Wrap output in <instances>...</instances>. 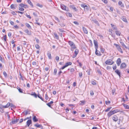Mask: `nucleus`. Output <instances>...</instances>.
I'll return each instance as SVG.
<instances>
[{
  "instance_id": "680f3d73",
  "label": "nucleus",
  "mask_w": 129,
  "mask_h": 129,
  "mask_svg": "<svg viewBox=\"0 0 129 129\" xmlns=\"http://www.w3.org/2000/svg\"><path fill=\"white\" fill-rule=\"evenodd\" d=\"M26 16L28 18H29V19H31V16H30V15H27V14H26Z\"/></svg>"
},
{
  "instance_id": "0e129e2a",
  "label": "nucleus",
  "mask_w": 129,
  "mask_h": 129,
  "mask_svg": "<svg viewBox=\"0 0 129 129\" xmlns=\"http://www.w3.org/2000/svg\"><path fill=\"white\" fill-rule=\"evenodd\" d=\"M113 68L114 70H115L116 69V64L115 66H113Z\"/></svg>"
},
{
  "instance_id": "b1692460",
  "label": "nucleus",
  "mask_w": 129,
  "mask_h": 129,
  "mask_svg": "<svg viewBox=\"0 0 129 129\" xmlns=\"http://www.w3.org/2000/svg\"><path fill=\"white\" fill-rule=\"evenodd\" d=\"M82 28L83 29V30L84 32V33L86 34H87L88 33V31L87 30L86 28L84 27H83Z\"/></svg>"
},
{
  "instance_id": "393cba45",
  "label": "nucleus",
  "mask_w": 129,
  "mask_h": 129,
  "mask_svg": "<svg viewBox=\"0 0 129 129\" xmlns=\"http://www.w3.org/2000/svg\"><path fill=\"white\" fill-rule=\"evenodd\" d=\"M17 89H18L20 92L21 93H23V91L22 89L20 88L19 87L17 86Z\"/></svg>"
},
{
  "instance_id": "a211bd4d",
  "label": "nucleus",
  "mask_w": 129,
  "mask_h": 129,
  "mask_svg": "<svg viewBox=\"0 0 129 129\" xmlns=\"http://www.w3.org/2000/svg\"><path fill=\"white\" fill-rule=\"evenodd\" d=\"M19 120V119H16V120H12V123L13 124H15L17 123Z\"/></svg>"
},
{
  "instance_id": "774afa93",
  "label": "nucleus",
  "mask_w": 129,
  "mask_h": 129,
  "mask_svg": "<svg viewBox=\"0 0 129 129\" xmlns=\"http://www.w3.org/2000/svg\"><path fill=\"white\" fill-rule=\"evenodd\" d=\"M74 71V69L73 68H72L70 70V72L73 73Z\"/></svg>"
},
{
  "instance_id": "7c9ffc66",
  "label": "nucleus",
  "mask_w": 129,
  "mask_h": 129,
  "mask_svg": "<svg viewBox=\"0 0 129 129\" xmlns=\"http://www.w3.org/2000/svg\"><path fill=\"white\" fill-rule=\"evenodd\" d=\"M68 43L71 46L72 45H73L74 44L73 42L71 41H69L68 42Z\"/></svg>"
},
{
  "instance_id": "8fccbe9b",
  "label": "nucleus",
  "mask_w": 129,
  "mask_h": 129,
  "mask_svg": "<svg viewBox=\"0 0 129 129\" xmlns=\"http://www.w3.org/2000/svg\"><path fill=\"white\" fill-rule=\"evenodd\" d=\"M105 103L106 105H108L109 104H110V103L111 102L110 101H106L105 102Z\"/></svg>"
},
{
  "instance_id": "4be33fe9",
  "label": "nucleus",
  "mask_w": 129,
  "mask_h": 129,
  "mask_svg": "<svg viewBox=\"0 0 129 129\" xmlns=\"http://www.w3.org/2000/svg\"><path fill=\"white\" fill-rule=\"evenodd\" d=\"M27 2L29 4L30 6L33 7V5L30 0H27Z\"/></svg>"
},
{
  "instance_id": "473e14b6",
  "label": "nucleus",
  "mask_w": 129,
  "mask_h": 129,
  "mask_svg": "<svg viewBox=\"0 0 129 129\" xmlns=\"http://www.w3.org/2000/svg\"><path fill=\"white\" fill-rule=\"evenodd\" d=\"M25 32L26 33H27V34L28 35H30L31 34V33L29 32V30L28 29H26L25 30Z\"/></svg>"
},
{
  "instance_id": "c756f323",
  "label": "nucleus",
  "mask_w": 129,
  "mask_h": 129,
  "mask_svg": "<svg viewBox=\"0 0 129 129\" xmlns=\"http://www.w3.org/2000/svg\"><path fill=\"white\" fill-rule=\"evenodd\" d=\"M54 36L56 38V39H58V36L57 34L56 33H54Z\"/></svg>"
},
{
  "instance_id": "a19ab883",
  "label": "nucleus",
  "mask_w": 129,
  "mask_h": 129,
  "mask_svg": "<svg viewBox=\"0 0 129 129\" xmlns=\"http://www.w3.org/2000/svg\"><path fill=\"white\" fill-rule=\"evenodd\" d=\"M71 47L72 48H73V49H75L76 48V47L74 44L73 45H72L71 46Z\"/></svg>"
},
{
  "instance_id": "20e7f679",
  "label": "nucleus",
  "mask_w": 129,
  "mask_h": 129,
  "mask_svg": "<svg viewBox=\"0 0 129 129\" xmlns=\"http://www.w3.org/2000/svg\"><path fill=\"white\" fill-rule=\"evenodd\" d=\"M93 42L95 49H98V45L97 41H96L94 40Z\"/></svg>"
},
{
  "instance_id": "2eb2a0df",
  "label": "nucleus",
  "mask_w": 129,
  "mask_h": 129,
  "mask_svg": "<svg viewBox=\"0 0 129 129\" xmlns=\"http://www.w3.org/2000/svg\"><path fill=\"white\" fill-rule=\"evenodd\" d=\"M34 126L38 128L42 127L41 124H39L38 123L35 124Z\"/></svg>"
},
{
  "instance_id": "3c124183",
  "label": "nucleus",
  "mask_w": 129,
  "mask_h": 129,
  "mask_svg": "<svg viewBox=\"0 0 129 129\" xmlns=\"http://www.w3.org/2000/svg\"><path fill=\"white\" fill-rule=\"evenodd\" d=\"M55 59L57 61H59V57L58 56H56L55 57Z\"/></svg>"
},
{
  "instance_id": "ddd939ff",
  "label": "nucleus",
  "mask_w": 129,
  "mask_h": 129,
  "mask_svg": "<svg viewBox=\"0 0 129 129\" xmlns=\"http://www.w3.org/2000/svg\"><path fill=\"white\" fill-rule=\"evenodd\" d=\"M16 5L14 4H12L10 6L11 8L12 9H16Z\"/></svg>"
},
{
  "instance_id": "dca6fc26",
  "label": "nucleus",
  "mask_w": 129,
  "mask_h": 129,
  "mask_svg": "<svg viewBox=\"0 0 129 129\" xmlns=\"http://www.w3.org/2000/svg\"><path fill=\"white\" fill-rule=\"evenodd\" d=\"M115 72L118 75H119V77H120V73L119 70L118 69L116 70L115 71Z\"/></svg>"
},
{
  "instance_id": "f3484780",
  "label": "nucleus",
  "mask_w": 129,
  "mask_h": 129,
  "mask_svg": "<svg viewBox=\"0 0 129 129\" xmlns=\"http://www.w3.org/2000/svg\"><path fill=\"white\" fill-rule=\"evenodd\" d=\"M70 7L71 8H72V9H74L75 11H77V10L76 8L73 5H70Z\"/></svg>"
},
{
  "instance_id": "e433bc0d",
  "label": "nucleus",
  "mask_w": 129,
  "mask_h": 129,
  "mask_svg": "<svg viewBox=\"0 0 129 129\" xmlns=\"http://www.w3.org/2000/svg\"><path fill=\"white\" fill-rule=\"evenodd\" d=\"M30 111L29 110H27L26 111V112L25 114V115H26L28 114H30Z\"/></svg>"
},
{
  "instance_id": "9d476101",
  "label": "nucleus",
  "mask_w": 129,
  "mask_h": 129,
  "mask_svg": "<svg viewBox=\"0 0 129 129\" xmlns=\"http://www.w3.org/2000/svg\"><path fill=\"white\" fill-rule=\"evenodd\" d=\"M121 63V59L120 58H118L116 61V63L118 66H119Z\"/></svg>"
},
{
  "instance_id": "603ef678",
  "label": "nucleus",
  "mask_w": 129,
  "mask_h": 129,
  "mask_svg": "<svg viewBox=\"0 0 129 129\" xmlns=\"http://www.w3.org/2000/svg\"><path fill=\"white\" fill-rule=\"evenodd\" d=\"M19 75L20 76V79H21L22 80H24L23 79V78L20 73L19 74Z\"/></svg>"
},
{
  "instance_id": "f257e3e1",
  "label": "nucleus",
  "mask_w": 129,
  "mask_h": 129,
  "mask_svg": "<svg viewBox=\"0 0 129 129\" xmlns=\"http://www.w3.org/2000/svg\"><path fill=\"white\" fill-rule=\"evenodd\" d=\"M105 63L107 65H111L113 64L114 62L112 60L108 59L106 61Z\"/></svg>"
},
{
  "instance_id": "6e6552de",
  "label": "nucleus",
  "mask_w": 129,
  "mask_h": 129,
  "mask_svg": "<svg viewBox=\"0 0 129 129\" xmlns=\"http://www.w3.org/2000/svg\"><path fill=\"white\" fill-rule=\"evenodd\" d=\"M80 103L79 104L80 106H82L85 104L86 102V101L84 100L80 101Z\"/></svg>"
},
{
  "instance_id": "9b49d317",
  "label": "nucleus",
  "mask_w": 129,
  "mask_h": 129,
  "mask_svg": "<svg viewBox=\"0 0 129 129\" xmlns=\"http://www.w3.org/2000/svg\"><path fill=\"white\" fill-rule=\"evenodd\" d=\"M97 49H95V53L98 56H100L101 55L100 52Z\"/></svg>"
},
{
  "instance_id": "4c0bfd02",
  "label": "nucleus",
  "mask_w": 129,
  "mask_h": 129,
  "mask_svg": "<svg viewBox=\"0 0 129 129\" xmlns=\"http://www.w3.org/2000/svg\"><path fill=\"white\" fill-rule=\"evenodd\" d=\"M96 81L95 80L91 82V83L93 85H96V83L95 82Z\"/></svg>"
},
{
  "instance_id": "412c9836",
  "label": "nucleus",
  "mask_w": 129,
  "mask_h": 129,
  "mask_svg": "<svg viewBox=\"0 0 129 129\" xmlns=\"http://www.w3.org/2000/svg\"><path fill=\"white\" fill-rule=\"evenodd\" d=\"M115 32L116 35L118 36H120V34L121 33L119 31H117V30H116L115 31Z\"/></svg>"
},
{
  "instance_id": "79ce46f5",
  "label": "nucleus",
  "mask_w": 129,
  "mask_h": 129,
  "mask_svg": "<svg viewBox=\"0 0 129 129\" xmlns=\"http://www.w3.org/2000/svg\"><path fill=\"white\" fill-rule=\"evenodd\" d=\"M36 6H37L39 7L40 8H42L43 7V5H40L39 3H38L37 4Z\"/></svg>"
},
{
  "instance_id": "052dcab7",
  "label": "nucleus",
  "mask_w": 129,
  "mask_h": 129,
  "mask_svg": "<svg viewBox=\"0 0 129 129\" xmlns=\"http://www.w3.org/2000/svg\"><path fill=\"white\" fill-rule=\"evenodd\" d=\"M102 1L103 2L107 4L108 3V2L107 0H102Z\"/></svg>"
},
{
  "instance_id": "338daca9",
  "label": "nucleus",
  "mask_w": 129,
  "mask_h": 129,
  "mask_svg": "<svg viewBox=\"0 0 129 129\" xmlns=\"http://www.w3.org/2000/svg\"><path fill=\"white\" fill-rule=\"evenodd\" d=\"M35 39L36 41V42H37V43H39V40L37 38H35Z\"/></svg>"
},
{
  "instance_id": "f8f14e48",
  "label": "nucleus",
  "mask_w": 129,
  "mask_h": 129,
  "mask_svg": "<svg viewBox=\"0 0 129 129\" xmlns=\"http://www.w3.org/2000/svg\"><path fill=\"white\" fill-rule=\"evenodd\" d=\"M19 6L21 7H22L25 8H26L28 7V6L27 5H24L22 3L20 4Z\"/></svg>"
},
{
  "instance_id": "2f4dec72",
  "label": "nucleus",
  "mask_w": 129,
  "mask_h": 129,
  "mask_svg": "<svg viewBox=\"0 0 129 129\" xmlns=\"http://www.w3.org/2000/svg\"><path fill=\"white\" fill-rule=\"evenodd\" d=\"M120 43L121 44V45L122 46H123L125 48H127V47L125 45L124 43L123 42H120Z\"/></svg>"
},
{
  "instance_id": "423d86ee",
  "label": "nucleus",
  "mask_w": 129,
  "mask_h": 129,
  "mask_svg": "<svg viewBox=\"0 0 129 129\" xmlns=\"http://www.w3.org/2000/svg\"><path fill=\"white\" fill-rule=\"evenodd\" d=\"M112 119L114 121L116 122L118 120V118L116 115H114L112 117Z\"/></svg>"
},
{
  "instance_id": "58836bf2",
  "label": "nucleus",
  "mask_w": 129,
  "mask_h": 129,
  "mask_svg": "<svg viewBox=\"0 0 129 129\" xmlns=\"http://www.w3.org/2000/svg\"><path fill=\"white\" fill-rule=\"evenodd\" d=\"M57 70L56 69H55L54 70V75H55L57 73Z\"/></svg>"
},
{
  "instance_id": "cd10ccee",
  "label": "nucleus",
  "mask_w": 129,
  "mask_h": 129,
  "mask_svg": "<svg viewBox=\"0 0 129 129\" xmlns=\"http://www.w3.org/2000/svg\"><path fill=\"white\" fill-rule=\"evenodd\" d=\"M31 95L34 96L35 98H37V95L35 92H34L33 94H31Z\"/></svg>"
},
{
  "instance_id": "c03bdc74",
  "label": "nucleus",
  "mask_w": 129,
  "mask_h": 129,
  "mask_svg": "<svg viewBox=\"0 0 129 129\" xmlns=\"http://www.w3.org/2000/svg\"><path fill=\"white\" fill-rule=\"evenodd\" d=\"M79 76L80 78H82V72H80L79 73Z\"/></svg>"
},
{
  "instance_id": "1a4fd4ad",
  "label": "nucleus",
  "mask_w": 129,
  "mask_h": 129,
  "mask_svg": "<svg viewBox=\"0 0 129 129\" xmlns=\"http://www.w3.org/2000/svg\"><path fill=\"white\" fill-rule=\"evenodd\" d=\"M114 114L113 112L112 111H111L110 112H109L108 114L107 115L109 117H110L112 115Z\"/></svg>"
},
{
  "instance_id": "39448f33",
  "label": "nucleus",
  "mask_w": 129,
  "mask_h": 129,
  "mask_svg": "<svg viewBox=\"0 0 129 129\" xmlns=\"http://www.w3.org/2000/svg\"><path fill=\"white\" fill-rule=\"evenodd\" d=\"M126 67V65L125 63H122L120 67L121 69L125 68Z\"/></svg>"
},
{
  "instance_id": "7ed1b4c3",
  "label": "nucleus",
  "mask_w": 129,
  "mask_h": 129,
  "mask_svg": "<svg viewBox=\"0 0 129 129\" xmlns=\"http://www.w3.org/2000/svg\"><path fill=\"white\" fill-rule=\"evenodd\" d=\"M60 6L61 7L62 9L66 11H68V8H67L66 6L63 4H61Z\"/></svg>"
},
{
  "instance_id": "72a5a7b5",
  "label": "nucleus",
  "mask_w": 129,
  "mask_h": 129,
  "mask_svg": "<svg viewBox=\"0 0 129 129\" xmlns=\"http://www.w3.org/2000/svg\"><path fill=\"white\" fill-rule=\"evenodd\" d=\"M26 26L29 28H31V26L28 23H26L25 24Z\"/></svg>"
},
{
  "instance_id": "4d7b16f0",
  "label": "nucleus",
  "mask_w": 129,
  "mask_h": 129,
  "mask_svg": "<svg viewBox=\"0 0 129 129\" xmlns=\"http://www.w3.org/2000/svg\"><path fill=\"white\" fill-rule=\"evenodd\" d=\"M100 49L102 53H104V50L102 48H101Z\"/></svg>"
},
{
  "instance_id": "5701e85b",
  "label": "nucleus",
  "mask_w": 129,
  "mask_h": 129,
  "mask_svg": "<svg viewBox=\"0 0 129 129\" xmlns=\"http://www.w3.org/2000/svg\"><path fill=\"white\" fill-rule=\"evenodd\" d=\"M121 19L124 22L127 23V19H126V18L125 17L123 16L122 17Z\"/></svg>"
},
{
  "instance_id": "37998d69",
  "label": "nucleus",
  "mask_w": 129,
  "mask_h": 129,
  "mask_svg": "<svg viewBox=\"0 0 129 129\" xmlns=\"http://www.w3.org/2000/svg\"><path fill=\"white\" fill-rule=\"evenodd\" d=\"M97 72L99 74L101 75H102V73L100 69H98L97 71Z\"/></svg>"
},
{
  "instance_id": "5fc2aeb1",
  "label": "nucleus",
  "mask_w": 129,
  "mask_h": 129,
  "mask_svg": "<svg viewBox=\"0 0 129 129\" xmlns=\"http://www.w3.org/2000/svg\"><path fill=\"white\" fill-rule=\"evenodd\" d=\"M92 21L93 22L96 23H98V21L95 19H93Z\"/></svg>"
},
{
  "instance_id": "69168bd1",
  "label": "nucleus",
  "mask_w": 129,
  "mask_h": 129,
  "mask_svg": "<svg viewBox=\"0 0 129 129\" xmlns=\"http://www.w3.org/2000/svg\"><path fill=\"white\" fill-rule=\"evenodd\" d=\"M45 98L46 100H48V96L47 95V94H45Z\"/></svg>"
},
{
  "instance_id": "e2e57ef3",
  "label": "nucleus",
  "mask_w": 129,
  "mask_h": 129,
  "mask_svg": "<svg viewBox=\"0 0 129 129\" xmlns=\"http://www.w3.org/2000/svg\"><path fill=\"white\" fill-rule=\"evenodd\" d=\"M68 14L67 15L69 17H72V14L70 13H69L68 14Z\"/></svg>"
},
{
  "instance_id": "864d4df0",
  "label": "nucleus",
  "mask_w": 129,
  "mask_h": 129,
  "mask_svg": "<svg viewBox=\"0 0 129 129\" xmlns=\"http://www.w3.org/2000/svg\"><path fill=\"white\" fill-rule=\"evenodd\" d=\"M19 10L21 11H23L24 10V9L23 8L19 7Z\"/></svg>"
},
{
  "instance_id": "6e6d98bb",
  "label": "nucleus",
  "mask_w": 129,
  "mask_h": 129,
  "mask_svg": "<svg viewBox=\"0 0 129 129\" xmlns=\"http://www.w3.org/2000/svg\"><path fill=\"white\" fill-rule=\"evenodd\" d=\"M115 92V90L114 89L112 90V93L113 95L114 94Z\"/></svg>"
},
{
  "instance_id": "0eeeda50",
  "label": "nucleus",
  "mask_w": 129,
  "mask_h": 129,
  "mask_svg": "<svg viewBox=\"0 0 129 129\" xmlns=\"http://www.w3.org/2000/svg\"><path fill=\"white\" fill-rule=\"evenodd\" d=\"M32 123V121L31 119L28 120L26 122V125L28 127L29 126V125Z\"/></svg>"
},
{
  "instance_id": "f03ea898",
  "label": "nucleus",
  "mask_w": 129,
  "mask_h": 129,
  "mask_svg": "<svg viewBox=\"0 0 129 129\" xmlns=\"http://www.w3.org/2000/svg\"><path fill=\"white\" fill-rule=\"evenodd\" d=\"M114 45H115L116 46V48H117L118 51H119L122 53H123L122 50L121 48L119 45L116 44L115 43H114Z\"/></svg>"
},
{
  "instance_id": "13d9d810",
  "label": "nucleus",
  "mask_w": 129,
  "mask_h": 129,
  "mask_svg": "<svg viewBox=\"0 0 129 129\" xmlns=\"http://www.w3.org/2000/svg\"><path fill=\"white\" fill-rule=\"evenodd\" d=\"M46 105L49 107L51 108H52V107H51V104L49 103H47Z\"/></svg>"
},
{
  "instance_id": "bb28decb",
  "label": "nucleus",
  "mask_w": 129,
  "mask_h": 129,
  "mask_svg": "<svg viewBox=\"0 0 129 129\" xmlns=\"http://www.w3.org/2000/svg\"><path fill=\"white\" fill-rule=\"evenodd\" d=\"M47 55L48 57V58L49 59H51V55L50 53L49 52H48L47 53Z\"/></svg>"
},
{
  "instance_id": "c85d7f7f",
  "label": "nucleus",
  "mask_w": 129,
  "mask_h": 129,
  "mask_svg": "<svg viewBox=\"0 0 129 129\" xmlns=\"http://www.w3.org/2000/svg\"><path fill=\"white\" fill-rule=\"evenodd\" d=\"M37 96L39 98H40L42 101H44V99H43L42 97H41V96H40V94L39 93H38V94H37Z\"/></svg>"
},
{
  "instance_id": "49530a36",
  "label": "nucleus",
  "mask_w": 129,
  "mask_h": 129,
  "mask_svg": "<svg viewBox=\"0 0 129 129\" xmlns=\"http://www.w3.org/2000/svg\"><path fill=\"white\" fill-rule=\"evenodd\" d=\"M113 112L114 114L115 113H116L119 111L117 109H116L115 110L113 111H112Z\"/></svg>"
},
{
  "instance_id": "bf43d9fd",
  "label": "nucleus",
  "mask_w": 129,
  "mask_h": 129,
  "mask_svg": "<svg viewBox=\"0 0 129 129\" xmlns=\"http://www.w3.org/2000/svg\"><path fill=\"white\" fill-rule=\"evenodd\" d=\"M0 60L2 62H4V60L3 59L2 57L0 55Z\"/></svg>"
},
{
  "instance_id": "4468645a",
  "label": "nucleus",
  "mask_w": 129,
  "mask_h": 129,
  "mask_svg": "<svg viewBox=\"0 0 129 129\" xmlns=\"http://www.w3.org/2000/svg\"><path fill=\"white\" fill-rule=\"evenodd\" d=\"M111 25L113 30H117V29L115 26L113 25L112 24H111Z\"/></svg>"
},
{
  "instance_id": "f704fd0d",
  "label": "nucleus",
  "mask_w": 129,
  "mask_h": 129,
  "mask_svg": "<svg viewBox=\"0 0 129 129\" xmlns=\"http://www.w3.org/2000/svg\"><path fill=\"white\" fill-rule=\"evenodd\" d=\"M78 52H79V51H78V50L77 49H76L75 50L74 52V53L77 55L78 54Z\"/></svg>"
},
{
  "instance_id": "de8ad7c7",
  "label": "nucleus",
  "mask_w": 129,
  "mask_h": 129,
  "mask_svg": "<svg viewBox=\"0 0 129 129\" xmlns=\"http://www.w3.org/2000/svg\"><path fill=\"white\" fill-rule=\"evenodd\" d=\"M3 39L5 42L7 40V36L6 35L4 36Z\"/></svg>"
},
{
  "instance_id": "09e8293b",
  "label": "nucleus",
  "mask_w": 129,
  "mask_h": 129,
  "mask_svg": "<svg viewBox=\"0 0 129 129\" xmlns=\"http://www.w3.org/2000/svg\"><path fill=\"white\" fill-rule=\"evenodd\" d=\"M3 75L5 77H6L7 76V74L6 72L5 71H4L3 72Z\"/></svg>"
},
{
  "instance_id": "6ab92c4d",
  "label": "nucleus",
  "mask_w": 129,
  "mask_h": 129,
  "mask_svg": "<svg viewBox=\"0 0 129 129\" xmlns=\"http://www.w3.org/2000/svg\"><path fill=\"white\" fill-rule=\"evenodd\" d=\"M123 105L125 109H129V106L128 105L124 104H123Z\"/></svg>"
},
{
  "instance_id": "c9c22d12",
  "label": "nucleus",
  "mask_w": 129,
  "mask_h": 129,
  "mask_svg": "<svg viewBox=\"0 0 129 129\" xmlns=\"http://www.w3.org/2000/svg\"><path fill=\"white\" fill-rule=\"evenodd\" d=\"M112 107H110L108 108H107L105 111V112H107L109 111L111 109Z\"/></svg>"
},
{
  "instance_id": "a878e982",
  "label": "nucleus",
  "mask_w": 129,
  "mask_h": 129,
  "mask_svg": "<svg viewBox=\"0 0 129 129\" xmlns=\"http://www.w3.org/2000/svg\"><path fill=\"white\" fill-rule=\"evenodd\" d=\"M72 63L71 62H67L66 63L65 65L66 67L69 65H71L72 64Z\"/></svg>"
},
{
  "instance_id": "ea45409f",
  "label": "nucleus",
  "mask_w": 129,
  "mask_h": 129,
  "mask_svg": "<svg viewBox=\"0 0 129 129\" xmlns=\"http://www.w3.org/2000/svg\"><path fill=\"white\" fill-rule=\"evenodd\" d=\"M35 46L36 48L37 49H39L40 48L38 44H36L35 45Z\"/></svg>"
},
{
  "instance_id": "a18cd8bd",
  "label": "nucleus",
  "mask_w": 129,
  "mask_h": 129,
  "mask_svg": "<svg viewBox=\"0 0 129 129\" xmlns=\"http://www.w3.org/2000/svg\"><path fill=\"white\" fill-rule=\"evenodd\" d=\"M54 19L55 20H56L58 22H60V20H59V19L57 17L55 16L54 17Z\"/></svg>"
},
{
  "instance_id": "aec40b11",
  "label": "nucleus",
  "mask_w": 129,
  "mask_h": 129,
  "mask_svg": "<svg viewBox=\"0 0 129 129\" xmlns=\"http://www.w3.org/2000/svg\"><path fill=\"white\" fill-rule=\"evenodd\" d=\"M33 120L35 122H36L38 121V119L37 118L36 116H34L33 118Z\"/></svg>"
}]
</instances>
